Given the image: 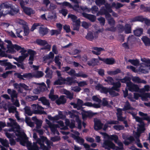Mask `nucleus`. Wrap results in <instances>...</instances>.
<instances>
[{"instance_id":"nucleus-49","label":"nucleus","mask_w":150,"mask_h":150,"mask_svg":"<svg viewBox=\"0 0 150 150\" xmlns=\"http://www.w3.org/2000/svg\"><path fill=\"white\" fill-rule=\"evenodd\" d=\"M95 3L98 6H100L102 5H105V0H96Z\"/></svg>"},{"instance_id":"nucleus-55","label":"nucleus","mask_w":150,"mask_h":150,"mask_svg":"<svg viewBox=\"0 0 150 150\" xmlns=\"http://www.w3.org/2000/svg\"><path fill=\"white\" fill-rule=\"evenodd\" d=\"M61 32L58 30H52L51 31V35L52 36L55 35H57L61 33Z\"/></svg>"},{"instance_id":"nucleus-15","label":"nucleus","mask_w":150,"mask_h":150,"mask_svg":"<svg viewBox=\"0 0 150 150\" xmlns=\"http://www.w3.org/2000/svg\"><path fill=\"white\" fill-rule=\"evenodd\" d=\"M103 124L99 120H96L95 122L94 129L96 130H100L102 129Z\"/></svg>"},{"instance_id":"nucleus-26","label":"nucleus","mask_w":150,"mask_h":150,"mask_svg":"<svg viewBox=\"0 0 150 150\" xmlns=\"http://www.w3.org/2000/svg\"><path fill=\"white\" fill-rule=\"evenodd\" d=\"M139 114L140 116L142 117L143 120L147 121L148 122L150 123V116H148L147 114L141 111L139 112Z\"/></svg>"},{"instance_id":"nucleus-36","label":"nucleus","mask_w":150,"mask_h":150,"mask_svg":"<svg viewBox=\"0 0 150 150\" xmlns=\"http://www.w3.org/2000/svg\"><path fill=\"white\" fill-rule=\"evenodd\" d=\"M12 4H9L8 2H6L1 4L0 5V8L2 9L4 8H10Z\"/></svg>"},{"instance_id":"nucleus-53","label":"nucleus","mask_w":150,"mask_h":150,"mask_svg":"<svg viewBox=\"0 0 150 150\" xmlns=\"http://www.w3.org/2000/svg\"><path fill=\"white\" fill-rule=\"evenodd\" d=\"M117 28L120 33H122L124 31V27L121 24H119L117 26Z\"/></svg>"},{"instance_id":"nucleus-33","label":"nucleus","mask_w":150,"mask_h":150,"mask_svg":"<svg viewBox=\"0 0 150 150\" xmlns=\"http://www.w3.org/2000/svg\"><path fill=\"white\" fill-rule=\"evenodd\" d=\"M121 72V70L118 68L117 69L114 71H107V73L111 76L115 75Z\"/></svg>"},{"instance_id":"nucleus-51","label":"nucleus","mask_w":150,"mask_h":150,"mask_svg":"<svg viewBox=\"0 0 150 150\" xmlns=\"http://www.w3.org/2000/svg\"><path fill=\"white\" fill-rule=\"evenodd\" d=\"M9 132H18V134H16V135L17 136L20 137L21 135V132L18 130H15V128L13 126L11 127V129H9Z\"/></svg>"},{"instance_id":"nucleus-62","label":"nucleus","mask_w":150,"mask_h":150,"mask_svg":"<svg viewBox=\"0 0 150 150\" xmlns=\"http://www.w3.org/2000/svg\"><path fill=\"white\" fill-rule=\"evenodd\" d=\"M40 24L39 23H34L32 26V27L30 29V31H33L35 29L37 28V27L40 26Z\"/></svg>"},{"instance_id":"nucleus-64","label":"nucleus","mask_w":150,"mask_h":150,"mask_svg":"<svg viewBox=\"0 0 150 150\" xmlns=\"http://www.w3.org/2000/svg\"><path fill=\"white\" fill-rule=\"evenodd\" d=\"M63 28L67 33H69L71 31L70 27L69 25H64Z\"/></svg>"},{"instance_id":"nucleus-19","label":"nucleus","mask_w":150,"mask_h":150,"mask_svg":"<svg viewBox=\"0 0 150 150\" xmlns=\"http://www.w3.org/2000/svg\"><path fill=\"white\" fill-rule=\"evenodd\" d=\"M10 47V49L11 50H13L14 49H15L17 51L21 50L20 51V52H21V54H23V53H24L25 52L24 48H22L20 46L16 44L13 45H11Z\"/></svg>"},{"instance_id":"nucleus-8","label":"nucleus","mask_w":150,"mask_h":150,"mask_svg":"<svg viewBox=\"0 0 150 150\" xmlns=\"http://www.w3.org/2000/svg\"><path fill=\"white\" fill-rule=\"evenodd\" d=\"M81 114L82 118L84 120L86 119L87 117H92L96 114V113H94L91 111H86L84 110H82Z\"/></svg>"},{"instance_id":"nucleus-47","label":"nucleus","mask_w":150,"mask_h":150,"mask_svg":"<svg viewBox=\"0 0 150 150\" xmlns=\"http://www.w3.org/2000/svg\"><path fill=\"white\" fill-rule=\"evenodd\" d=\"M140 8L144 12H150V7L146 6L144 4H141L140 5Z\"/></svg>"},{"instance_id":"nucleus-10","label":"nucleus","mask_w":150,"mask_h":150,"mask_svg":"<svg viewBox=\"0 0 150 150\" xmlns=\"http://www.w3.org/2000/svg\"><path fill=\"white\" fill-rule=\"evenodd\" d=\"M7 93L11 96V100L13 102L15 100L14 98H17L18 97V94L14 90H11L10 88L7 89Z\"/></svg>"},{"instance_id":"nucleus-63","label":"nucleus","mask_w":150,"mask_h":150,"mask_svg":"<svg viewBox=\"0 0 150 150\" xmlns=\"http://www.w3.org/2000/svg\"><path fill=\"white\" fill-rule=\"evenodd\" d=\"M49 98L52 101H54L58 98V96L56 95H49Z\"/></svg>"},{"instance_id":"nucleus-25","label":"nucleus","mask_w":150,"mask_h":150,"mask_svg":"<svg viewBox=\"0 0 150 150\" xmlns=\"http://www.w3.org/2000/svg\"><path fill=\"white\" fill-rule=\"evenodd\" d=\"M24 12L27 15L30 16L34 13V11L30 7H25L23 9Z\"/></svg>"},{"instance_id":"nucleus-39","label":"nucleus","mask_w":150,"mask_h":150,"mask_svg":"<svg viewBox=\"0 0 150 150\" xmlns=\"http://www.w3.org/2000/svg\"><path fill=\"white\" fill-rule=\"evenodd\" d=\"M65 82L67 81V83L70 85L73 83H75L76 81V80H74L72 78L70 77H67L66 79H65Z\"/></svg>"},{"instance_id":"nucleus-34","label":"nucleus","mask_w":150,"mask_h":150,"mask_svg":"<svg viewBox=\"0 0 150 150\" xmlns=\"http://www.w3.org/2000/svg\"><path fill=\"white\" fill-rule=\"evenodd\" d=\"M32 120L35 122L36 125V128H40L42 124V122L41 120L38 119L35 117H32Z\"/></svg>"},{"instance_id":"nucleus-58","label":"nucleus","mask_w":150,"mask_h":150,"mask_svg":"<svg viewBox=\"0 0 150 150\" xmlns=\"http://www.w3.org/2000/svg\"><path fill=\"white\" fill-rule=\"evenodd\" d=\"M98 20L99 21L100 25L102 26H104L105 23V20L104 18L101 17L98 18Z\"/></svg>"},{"instance_id":"nucleus-37","label":"nucleus","mask_w":150,"mask_h":150,"mask_svg":"<svg viewBox=\"0 0 150 150\" xmlns=\"http://www.w3.org/2000/svg\"><path fill=\"white\" fill-rule=\"evenodd\" d=\"M131 78L128 76H125L123 78L120 79V82L123 83H125L127 86V84L131 81Z\"/></svg>"},{"instance_id":"nucleus-7","label":"nucleus","mask_w":150,"mask_h":150,"mask_svg":"<svg viewBox=\"0 0 150 150\" xmlns=\"http://www.w3.org/2000/svg\"><path fill=\"white\" fill-rule=\"evenodd\" d=\"M14 75L16 76L17 78L21 80H24L23 78H31L34 76V75H32V74L30 73H25L23 75L21 74L20 73H16L14 74Z\"/></svg>"},{"instance_id":"nucleus-14","label":"nucleus","mask_w":150,"mask_h":150,"mask_svg":"<svg viewBox=\"0 0 150 150\" xmlns=\"http://www.w3.org/2000/svg\"><path fill=\"white\" fill-rule=\"evenodd\" d=\"M71 135V137L75 140L77 143L80 144L81 145H82L84 143V140L83 138L74 134H72Z\"/></svg>"},{"instance_id":"nucleus-44","label":"nucleus","mask_w":150,"mask_h":150,"mask_svg":"<svg viewBox=\"0 0 150 150\" xmlns=\"http://www.w3.org/2000/svg\"><path fill=\"white\" fill-rule=\"evenodd\" d=\"M60 59L58 56L55 57L54 58L55 63L58 67L59 69H60L61 67V62L59 61Z\"/></svg>"},{"instance_id":"nucleus-16","label":"nucleus","mask_w":150,"mask_h":150,"mask_svg":"<svg viewBox=\"0 0 150 150\" xmlns=\"http://www.w3.org/2000/svg\"><path fill=\"white\" fill-rule=\"evenodd\" d=\"M104 136L105 137H108V139L111 140H113L115 143H117L118 140V136L116 135H112L110 136L106 133H103Z\"/></svg>"},{"instance_id":"nucleus-11","label":"nucleus","mask_w":150,"mask_h":150,"mask_svg":"<svg viewBox=\"0 0 150 150\" xmlns=\"http://www.w3.org/2000/svg\"><path fill=\"white\" fill-rule=\"evenodd\" d=\"M10 10L8 11V13L12 16H13L17 14L19 12V7L18 6L16 7L12 5L10 8Z\"/></svg>"},{"instance_id":"nucleus-61","label":"nucleus","mask_w":150,"mask_h":150,"mask_svg":"<svg viewBox=\"0 0 150 150\" xmlns=\"http://www.w3.org/2000/svg\"><path fill=\"white\" fill-rule=\"evenodd\" d=\"M90 10H91L92 13L93 14H94L98 11V8L96 6H94L92 7Z\"/></svg>"},{"instance_id":"nucleus-32","label":"nucleus","mask_w":150,"mask_h":150,"mask_svg":"<svg viewBox=\"0 0 150 150\" xmlns=\"http://www.w3.org/2000/svg\"><path fill=\"white\" fill-rule=\"evenodd\" d=\"M143 28H139L134 30L133 32L135 36L139 37L143 34Z\"/></svg>"},{"instance_id":"nucleus-50","label":"nucleus","mask_w":150,"mask_h":150,"mask_svg":"<svg viewBox=\"0 0 150 150\" xmlns=\"http://www.w3.org/2000/svg\"><path fill=\"white\" fill-rule=\"evenodd\" d=\"M7 107L9 113L13 112L16 110V108L13 106H10L9 105H8Z\"/></svg>"},{"instance_id":"nucleus-13","label":"nucleus","mask_w":150,"mask_h":150,"mask_svg":"<svg viewBox=\"0 0 150 150\" xmlns=\"http://www.w3.org/2000/svg\"><path fill=\"white\" fill-rule=\"evenodd\" d=\"M132 80L134 83H142L146 84L147 83V82L145 80L141 79L139 77L137 76H132Z\"/></svg>"},{"instance_id":"nucleus-27","label":"nucleus","mask_w":150,"mask_h":150,"mask_svg":"<svg viewBox=\"0 0 150 150\" xmlns=\"http://www.w3.org/2000/svg\"><path fill=\"white\" fill-rule=\"evenodd\" d=\"M45 72L46 74L45 76L46 78L51 79L52 78L53 71L52 70L50 69L49 67H48L46 68Z\"/></svg>"},{"instance_id":"nucleus-31","label":"nucleus","mask_w":150,"mask_h":150,"mask_svg":"<svg viewBox=\"0 0 150 150\" xmlns=\"http://www.w3.org/2000/svg\"><path fill=\"white\" fill-rule=\"evenodd\" d=\"M124 31L126 34H129L131 33V26L129 24L126 23L124 26Z\"/></svg>"},{"instance_id":"nucleus-3","label":"nucleus","mask_w":150,"mask_h":150,"mask_svg":"<svg viewBox=\"0 0 150 150\" xmlns=\"http://www.w3.org/2000/svg\"><path fill=\"white\" fill-rule=\"evenodd\" d=\"M35 42L37 44L40 46H44L46 45V46L42 47L41 49V50H48L49 51L50 50L51 48V46L48 44L46 40L38 39L36 40Z\"/></svg>"},{"instance_id":"nucleus-29","label":"nucleus","mask_w":150,"mask_h":150,"mask_svg":"<svg viewBox=\"0 0 150 150\" xmlns=\"http://www.w3.org/2000/svg\"><path fill=\"white\" fill-rule=\"evenodd\" d=\"M122 110L123 111H126L129 110H133L134 108L131 106V104L129 102L127 101L124 105Z\"/></svg>"},{"instance_id":"nucleus-9","label":"nucleus","mask_w":150,"mask_h":150,"mask_svg":"<svg viewBox=\"0 0 150 150\" xmlns=\"http://www.w3.org/2000/svg\"><path fill=\"white\" fill-rule=\"evenodd\" d=\"M98 58L99 60L103 61L107 64L112 65L115 62V59L113 58H101L99 56H98Z\"/></svg>"},{"instance_id":"nucleus-6","label":"nucleus","mask_w":150,"mask_h":150,"mask_svg":"<svg viewBox=\"0 0 150 150\" xmlns=\"http://www.w3.org/2000/svg\"><path fill=\"white\" fill-rule=\"evenodd\" d=\"M127 87L128 90L131 92H138L139 89L137 85L133 83L131 81H130L127 84Z\"/></svg>"},{"instance_id":"nucleus-43","label":"nucleus","mask_w":150,"mask_h":150,"mask_svg":"<svg viewBox=\"0 0 150 150\" xmlns=\"http://www.w3.org/2000/svg\"><path fill=\"white\" fill-rule=\"evenodd\" d=\"M86 38L89 40L92 41L94 38L93 33L91 32L88 33L86 37Z\"/></svg>"},{"instance_id":"nucleus-23","label":"nucleus","mask_w":150,"mask_h":150,"mask_svg":"<svg viewBox=\"0 0 150 150\" xmlns=\"http://www.w3.org/2000/svg\"><path fill=\"white\" fill-rule=\"evenodd\" d=\"M112 85H113V86L110 88L112 91L115 90L119 91V88L121 86V84L119 81H117L115 83L114 82L113 84Z\"/></svg>"},{"instance_id":"nucleus-52","label":"nucleus","mask_w":150,"mask_h":150,"mask_svg":"<svg viewBox=\"0 0 150 150\" xmlns=\"http://www.w3.org/2000/svg\"><path fill=\"white\" fill-rule=\"evenodd\" d=\"M113 127L117 131L123 130L125 128L124 126L121 125H115L113 126Z\"/></svg>"},{"instance_id":"nucleus-20","label":"nucleus","mask_w":150,"mask_h":150,"mask_svg":"<svg viewBox=\"0 0 150 150\" xmlns=\"http://www.w3.org/2000/svg\"><path fill=\"white\" fill-rule=\"evenodd\" d=\"M99 62V61L98 59L96 58H93L91 59L89 61L87 62V64L88 66H92L94 67L95 66L97 65L98 63Z\"/></svg>"},{"instance_id":"nucleus-54","label":"nucleus","mask_w":150,"mask_h":150,"mask_svg":"<svg viewBox=\"0 0 150 150\" xmlns=\"http://www.w3.org/2000/svg\"><path fill=\"white\" fill-rule=\"evenodd\" d=\"M13 72V71H7L3 73V74H1V76L4 79L6 78L8 75L9 74H11Z\"/></svg>"},{"instance_id":"nucleus-24","label":"nucleus","mask_w":150,"mask_h":150,"mask_svg":"<svg viewBox=\"0 0 150 150\" xmlns=\"http://www.w3.org/2000/svg\"><path fill=\"white\" fill-rule=\"evenodd\" d=\"M93 49L96 51L92 50V52L93 54L97 55L100 54L101 51L104 50V48L100 47H94Z\"/></svg>"},{"instance_id":"nucleus-38","label":"nucleus","mask_w":150,"mask_h":150,"mask_svg":"<svg viewBox=\"0 0 150 150\" xmlns=\"http://www.w3.org/2000/svg\"><path fill=\"white\" fill-rule=\"evenodd\" d=\"M28 150H39V147L36 143L34 142L33 145L29 146L28 147Z\"/></svg>"},{"instance_id":"nucleus-41","label":"nucleus","mask_w":150,"mask_h":150,"mask_svg":"<svg viewBox=\"0 0 150 150\" xmlns=\"http://www.w3.org/2000/svg\"><path fill=\"white\" fill-rule=\"evenodd\" d=\"M22 56H20L18 58H16L15 59L19 63L22 62L24 59L26 57L27 55L26 54L23 53Z\"/></svg>"},{"instance_id":"nucleus-46","label":"nucleus","mask_w":150,"mask_h":150,"mask_svg":"<svg viewBox=\"0 0 150 150\" xmlns=\"http://www.w3.org/2000/svg\"><path fill=\"white\" fill-rule=\"evenodd\" d=\"M25 112L26 114L29 116H31L33 114V112L31 111L30 108L26 106L24 108Z\"/></svg>"},{"instance_id":"nucleus-35","label":"nucleus","mask_w":150,"mask_h":150,"mask_svg":"<svg viewBox=\"0 0 150 150\" xmlns=\"http://www.w3.org/2000/svg\"><path fill=\"white\" fill-rule=\"evenodd\" d=\"M145 125L144 122L137 125L139 127V128L138 129V131L140 134L144 132V131L145 129Z\"/></svg>"},{"instance_id":"nucleus-40","label":"nucleus","mask_w":150,"mask_h":150,"mask_svg":"<svg viewBox=\"0 0 150 150\" xmlns=\"http://www.w3.org/2000/svg\"><path fill=\"white\" fill-rule=\"evenodd\" d=\"M68 113V114L69 115L70 118L73 119H74L75 118H76V121H78V120L80 121V120L78 115H76L73 112L70 111H69Z\"/></svg>"},{"instance_id":"nucleus-22","label":"nucleus","mask_w":150,"mask_h":150,"mask_svg":"<svg viewBox=\"0 0 150 150\" xmlns=\"http://www.w3.org/2000/svg\"><path fill=\"white\" fill-rule=\"evenodd\" d=\"M49 29L47 28L39 27V32L40 35L43 36L47 34L48 32Z\"/></svg>"},{"instance_id":"nucleus-2","label":"nucleus","mask_w":150,"mask_h":150,"mask_svg":"<svg viewBox=\"0 0 150 150\" xmlns=\"http://www.w3.org/2000/svg\"><path fill=\"white\" fill-rule=\"evenodd\" d=\"M68 18H70L73 23V29L74 30L79 31L81 24L80 19H77L78 17L76 16L71 14H69L68 15Z\"/></svg>"},{"instance_id":"nucleus-45","label":"nucleus","mask_w":150,"mask_h":150,"mask_svg":"<svg viewBox=\"0 0 150 150\" xmlns=\"http://www.w3.org/2000/svg\"><path fill=\"white\" fill-rule=\"evenodd\" d=\"M0 142L4 146L6 147L9 146L8 142L6 139L4 140L2 138H0Z\"/></svg>"},{"instance_id":"nucleus-57","label":"nucleus","mask_w":150,"mask_h":150,"mask_svg":"<svg viewBox=\"0 0 150 150\" xmlns=\"http://www.w3.org/2000/svg\"><path fill=\"white\" fill-rule=\"evenodd\" d=\"M43 73L42 71H38L36 72L35 75L32 74V75L34 76V77L35 76L37 78H40L42 77L43 76Z\"/></svg>"},{"instance_id":"nucleus-59","label":"nucleus","mask_w":150,"mask_h":150,"mask_svg":"<svg viewBox=\"0 0 150 150\" xmlns=\"http://www.w3.org/2000/svg\"><path fill=\"white\" fill-rule=\"evenodd\" d=\"M46 88L44 87V86H40L38 89H36L37 90L38 93H40V92H43L46 90Z\"/></svg>"},{"instance_id":"nucleus-1","label":"nucleus","mask_w":150,"mask_h":150,"mask_svg":"<svg viewBox=\"0 0 150 150\" xmlns=\"http://www.w3.org/2000/svg\"><path fill=\"white\" fill-rule=\"evenodd\" d=\"M105 8L104 6L101 7L100 12L102 14L105 15L106 19L108 21V23L110 26H114L115 22L113 18L111 17V15L109 13H111L112 10L111 8L110 4L106 3L105 5Z\"/></svg>"},{"instance_id":"nucleus-48","label":"nucleus","mask_w":150,"mask_h":150,"mask_svg":"<svg viewBox=\"0 0 150 150\" xmlns=\"http://www.w3.org/2000/svg\"><path fill=\"white\" fill-rule=\"evenodd\" d=\"M105 82H108L110 85H112L114 83V80L112 77L110 76H108L107 77L106 79L105 80Z\"/></svg>"},{"instance_id":"nucleus-30","label":"nucleus","mask_w":150,"mask_h":150,"mask_svg":"<svg viewBox=\"0 0 150 150\" xmlns=\"http://www.w3.org/2000/svg\"><path fill=\"white\" fill-rule=\"evenodd\" d=\"M142 40L146 46H150V38L146 36H143L141 38Z\"/></svg>"},{"instance_id":"nucleus-5","label":"nucleus","mask_w":150,"mask_h":150,"mask_svg":"<svg viewBox=\"0 0 150 150\" xmlns=\"http://www.w3.org/2000/svg\"><path fill=\"white\" fill-rule=\"evenodd\" d=\"M102 146L105 149L110 150L111 149H114L115 144L108 139L104 141Z\"/></svg>"},{"instance_id":"nucleus-4","label":"nucleus","mask_w":150,"mask_h":150,"mask_svg":"<svg viewBox=\"0 0 150 150\" xmlns=\"http://www.w3.org/2000/svg\"><path fill=\"white\" fill-rule=\"evenodd\" d=\"M100 92L101 93L105 94H107L108 92L109 94L112 97L117 96L119 95V93L116 92L115 91H112L110 88L104 86L102 87L101 89L100 90Z\"/></svg>"},{"instance_id":"nucleus-12","label":"nucleus","mask_w":150,"mask_h":150,"mask_svg":"<svg viewBox=\"0 0 150 150\" xmlns=\"http://www.w3.org/2000/svg\"><path fill=\"white\" fill-rule=\"evenodd\" d=\"M82 15L83 17L88 19L92 22H95L96 19V17L93 15L83 12L82 13Z\"/></svg>"},{"instance_id":"nucleus-17","label":"nucleus","mask_w":150,"mask_h":150,"mask_svg":"<svg viewBox=\"0 0 150 150\" xmlns=\"http://www.w3.org/2000/svg\"><path fill=\"white\" fill-rule=\"evenodd\" d=\"M65 78L63 77H57V79L54 83V85H62L66 83L65 82Z\"/></svg>"},{"instance_id":"nucleus-42","label":"nucleus","mask_w":150,"mask_h":150,"mask_svg":"<svg viewBox=\"0 0 150 150\" xmlns=\"http://www.w3.org/2000/svg\"><path fill=\"white\" fill-rule=\"evenodd\" d=\"M128 61L130 62L132 64L135 66H137L139 65V60L137 59H129Z\"/></svg>"},{"instance_id":"nucleus-60","label":"nucleus","mask_w":150,"mask_h":150,"mask_svg":"<svg viewBox=\"0 0 150 150\" xmlns=\"http://www.w3.org/2000/svg\"><path fill=\"white\" fill-rule=\"evenodd\" d=\"M29 29L28 27H24L23 35L25 36L28 35L29 34Z\"/></svg>"},{"instance_id":"nucleus-56","label":"nucleus","mask_w":150,"mask_h":150,"mask_svg":"<svg viewBox=\"0 0 150 150\" xmlns=\"http://www.w3.org/2000/svg\"><path fill=\"white\" fill-rule=\"evenodd\" d=\"M102 105L104 107H110L111 106L108 103V101L105 98H103Z\"/></svg>"},{"instance_id":"nucleus-21","label":"nucleus","mask_w":150,"mask_h":150,"mask_svg":"<svg viewBox=\"0 0 150 150\" xmlns=\"http://www.w3.org/2000/svg\"><path fill=\"white\" fill-rule=\"evenodd\" d=\"M66 99L65 98L64 96H60L59 98L56 101V103L58 105H59L61 104H64L66 102Z\"/></svg>"},{"instance_id":"nucleus-28","label":"nucleus","mask_w":150,"mask_h":150,"mask_svg":"<svg viewBox=\"0 0 150 150\" xmlns=\"http://www.w3.org/2000/svg\"><path fill=\"white\" fill-rule=\"evenodd\" d=\"M38 100L41 102L44 105H46L48 106L50 105V103L49 101L47 100L45 97L42 96L39 98Z\"/></svg>"},{"instance_id":"nucleus-18","label":"nucleus","mask_w":150,"mask_h":150,"mask_svg":"<svg viewBox=\"0 0 150 150\" xmlns=\"http://www.w3.org/2000/svg\"><path fill=\"white\" fill-rule=\"evenodd\" d=\"M119 123V122L118 121L116 120H110L107 122L106 124H104L103 126V129L104 130H106L107 128L110 126H109L108 125H115Z\"/></svg>"}]
</instances>
